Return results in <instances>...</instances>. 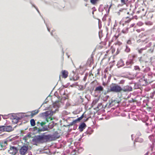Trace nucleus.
<instances>
[{
    "instance_id": "f257e3e1",
    "label": "nucleus",
    "mask_w": 155,
    "mask_h": 155,
    "mask_svg": "<svg viewBox=\"0 0 155 155\" xmlns=\"http://www.w3.org/2000/svg\"><path fill=\"white\" fill-rule=\"evenodd\" d=\"M40 134L35 135L32 140L34 142V145H37V144H43L50 142L53 140L52 136L51 134L45 132L40 133Z\"/></svg>"
},
{
    "instance_id": "f03ea898",
    "label": "nucleus",
    "mask_w": 155,
    "mask_h": 155,
    "mask_svg": "<svg viewBox=\"0 0 155 155\" xmlns=\"http://www.w3.org/2000/svg\"><path fill=\"white\" fill-rule=\"evenodd\" d=\"M122 87L116 83H112L110 86L109 88H107V92L108 93L111 92L114 93H119L121 92Z\"/></svg>"
},
{
    "instance_id": "7ed1b4c3",
    "label": "nucleus",
    "mask_w": 155,
    "mask_h": 155,
    "mask_svg": "<svg viewBox=\"0 0 155 155\" xmlns=\"http://www.w3.org/2000/svg\"><path fill=\"white\" fill-rule=\"evenodd\" d=\"M46 122H40V126L41 127H35L33 129V131L35 132V134H40L42 131H48L49 129H48L47 126L45 125Z\"/></svg>"
},
{
    "instance_id": "20e7f679",
    "label": "nucleus",
    "mask_w": 155,
    "mask_h": 155,
    "mask_svg": "<svg viewBox=\"0 0 155 155\" xmlns=\"http://www.w3.org/2000/svg\"><path fill=\"white\" fill-rule=\"evenodd\" d=\"M53 115V112L52 110L47 111L44 112L42 113L39 114V117H45L46 120L48 122V119H50Z\"/></svg>"
},
{
    "instance_id": "39448f33",
    "label": "nucleus",
    "mask_w": 155,
    "mask_h": 155,
    "mask_svg": "<svg viewBox=\"0 0 155 155\" xmlns=\"http://www.w3.org/2000/svg\"><path fill=\"white\" fill-rule=\"evenodd\" d=\"M18 149L17 147L14 146L10 147V150H8L9 153L12 154V155H15L18 152Z\"/></svg>"
},
{
    "instance_id": "423d86ee",
    "label": "nucleus",
    "mask_w": 155,
    "mask_h": 155,
    "mask_svg": "<svg viewBox=\"0 0 155 155\" xmlns=\"http://www.w3.org/2000/svg\"><path fill=\"white\" fill-rule=\"evenodd\" d=\"M28 149V146L24 145L20 149V153L21 155H25L26 154Z\"/></svg>"
},
{
    "instance_id": "0eeeda50",
    "label": "nucleus",
    "mask_w": 155,
    "mask_h": 155,
    "mask_svg": "<svg viewBox=\"0 0 155 155\" xmlns=\"http://www.w3.org/2000/svg\"><path fill=\"white\" fill-rule=\"evenodd\" d=\"M132 89V88L131 86L129 85H126L124 86L123 87H122V89H121V92H129L131 91Z\"/></svg>"
},
{
    "instance_id": "6e6552de",
    "label": "nucleus",
    "mask_w": 155,
    "mask_h": 155,
    "mask_svg": "<svg viewBox=\"0 0 155 155\" xmlns=\"http://www.w3.org/2000/svg\"><path fill=\"white\" fill-rule=\"evenodd\" d=\"M86 127V124L84 122L81 123L79 126V130L81 132H82Z\"/></svg>"
},
{
    "instance_id": "1a4fd4ad",
    "label": "nucleus",
    "mask_w": 155,
    "mask_h": 155,
    "mask_svg": "<svg viewBox=\"0 0 155 155\" xmlns=\"http://www.w3.org/2000/svg\"><path fill=\"white\" fill-rule=\"evenodd\" d=\"M93 132V130L92 129L91 127H89L85 132L83 133L82 134V136H86L87 134H91Z\"/></svg>"
},
{
    "instance_id": "9d476101",
    "label": "nucleus",
    "mask_w": 155,
    "mask_h": 155,
    "mask_svg": "<svg viewBox=\"0 0 155 155\" xmlns=\"http://www.w3.org/2000/svg\"><path fill=\"white\" fill-rule=\"evenodd\" d=\"M5 131L10 132L12 131L13 129L11 125H5Z\"/></svg>"
},
{
    "instance_id": "9b49d317",
    "label": "nucleus",
    "mask_w": 155,
    "mask_h": 155,
    "mask_svg": "<svg viewBox=\"0 0 155 155\" xmlns=\"http://www.w3.org/2000/svg\"><path fill=\"white\" fill-rule=\"evenodd\" d=\"M68 72L65 70H63L61 71V76L64 78H67L68 76Z\"/></svg>"
},
{
    "instance_id": "f8f14e48",
    "label": "nucleus",
    "mask_w": 155,
    "mask_h": 155,
    "mask_svg": "<svg viewBox=\"0 0 155 155\" xmlns=\"http://www.w3.org/2000/svg\"><path fill=\"white\" fill-rule=\"evenodd\" d=\"M124 61L122 59H120L117 62V65L118 66L117 68H119L123 66L124 65Z\"/></svg>"
},
{
    "instance_id": "ddd939ff",
    "label": "nucleus",
    "mask_w": 155,
    "mask_h": 155,
    "mask_svg": "<svg viewBox=\"0 0 155 155\" xmlns=\"http://www.w3.org/2000/svg\"><path fill=\"white\" fill-rule=\"evenodd\" d=\"M120 102V101H118L117 100H112L111 102L109 103V104L108 107H111L112 106H113L114 105V104L115 103H118L119 104Z\"/></svg>"
},
{
    "instance_id": "4468645a",
    "label": "nucleus",
    "mask_w": 155,
    "mask_h": 155,
    "mask_svg": "<svg viewBox=\"0 0 155 155\" xmlns=\"http://www.w3.org/2000/svg\"><path fill=\"white\" fill-rule=\"evenodd\" d=\"M80 122L79 120L77 118L75 120H73V121L70 123V124L67 125L68 126H72L74 125L75 123H77L78 122Z\"/></svg>"
},
{
    "instance_id": "2eb2a0df",
    "label": "nucleus",
    "mask_w": 155,
    "mask_h": 155,
    "mask_svg": "<svg viewBox=\"0 0 155 155\" xmlns=\"http://www.w3.org/2000/svg\"><path fill=\"white\" fill-rule=\"evenodd\" d=\"M104 90L103 87L101 86H99L96 87L95 89V91H102Z\"/></svg>"
},
{
    "instance_id": "dca6fc26",
    "label": "nucleus",
    "mask_w": 155,
    "mask_h": 155,
    "mask_svg": "<svg viewBox=\"0 0 155 155\" xmlns=\"http://www.w3.org/2000/svg\"><path fill=\"white\" fill-rule=\"evenodd\" d=\"M39 112L38 110H35L31 112V117H33L34 115H36Z\"/></svg>"
},
{
    "instance_id": "f3484780",
    "label": "nucleus",
    "mask_w": 155,
    "mask_h": 155,
    "mask_svg": "<svg viewBox=\"0 0 155 155\" xmlns=\"http://www.w3.org/2000/svg\"><path fill=\"white\" fill-rule=\"evenodd\" d=\"M52 137L53 136L54 138L57 139L59 138L60 136L59 135V133L57 131H55L52 135Z\"/></svg>"
},
{
    "instance_id": "a211bd4d",
    "label": "nucleus",
    "mask_w": 155,
    "mask_h": 155,
    "mask_svg": "<svg viewBox=\"0 0 155 155\" xmlns=\"http://www.w3.org/2000/svg\"><path fill=\"white\" fill-rule=\"evenodd\" d=\"M54 122L52 121L51 122L49 123L47 126L48 129H52L54 126Z\"/></svg>"
},
{
    "instance_id": "6ab92c4d",
    "label": "nucleus",
    "mask_w": 155,
    "mask_h": 155,
    "mask_svg": "<svg viewBox=\"0 0 155 155\" xmlns=\"http://www.w3.org/2000/svg\"><path fill=\"white\" fill-rule=\"evenodd\" d=\"M134 63L133 62V59H130L128 61H127L126 62V64L128 66L130 64L131 65L133 64Z\"/></svg>"
},
{
    "instance_id": "aec40b11",
    "label": "nucleus",
    "mask_w": 155,
    "mask_h": 155,
    "mask_svg": "<svg viewBox=\"0 0 155 155\" xmlns=\"http://www.w3.org/2000/svg\"><path fill=\"white\" fill-rule=\"evenodd\" d=\"M31 125L32 126H34L35 125V120L34 119H32L30 121Z\"/></svg>"
},
{
    "instance_id": "412c9836",
    "label": "nucleus",
    "mask_w": 155,
    "mask_h": 155,
    "mask_svg": "<svg viewBox=\"0 0 155 155\" xmlns=\"http://www.w3.org/2000/svg\"><path fill=\"white\" fill-rule=\"evenodd\" d=\"M5 125L0 126V131L2 132H5Z\"/></svg>"
},
{
    "instance_id": "4be33fe9",
    "label": "nucleus",
    "mask_w": 155,
    "mask_h": 155,
    "mask_svg": "<svg viewBox=\"0 0 155 155\" xmlns=\"http://www.w3.org/2000/svg\"><path fill=\"white\" fill-rule=\"evenodd\" d=\"M135 141L136 142H142L143 140L141 138L137 137L135 139Z\"/></svg>"
},
{
    "instance_id": "5701e85b",
    "label": "nucleus",
    "mask_w": 155,
    "mask_h": 155,
    "mask_svg": "<svg viewBox=\"0 0 155 155\" xmlns=\"http://www.w3.org/2000/svg\"><path fill=\"white\" fill-rule=\"evenodd\" d=\"M79 90L81 91H82L85 88V86H83L82 85H80L78 86Z\"/></svg>"
},
{
    "instance_id": "b1692460",
    "label": "nucleus",
    "mask_w": 155,
    "mask_h": 155,
    "mask_svg": "<svg viewBox=\"0 0 155 155\" xmlns=\"http://www.w3.org/2000/svg\"><path fill=\"white\" fill-rule=\"evenodd\" d=\"M12 119H17V120H18V121L19 120H21V118L19 117H18L16 116H14L13 115H12V117H11Z\"/></svg>"
},
{
    "instance_id": "393cba45",
    "label": "nucleus",
    "mask_w": 155,
    "mask_h": 155,
    "mask_svg": "<svg viewBox=\"0 0 155 155\" xmlns=\"http://www.w3.org/2000/svg\"><path fill=\"white\" fill-rule=\"evenodd\" d=\"M146 49H147L146 47H145L143 48H141V49H140L138 50V52L139 54H141L142 53L143 51L144 50H145Z\"/></svg>"
},
{
    "instance_id": "a878e982",
    "label": "nucleus",
    "mask_w": 155,
    "mask_h": 155,
    "mask_svg": "<svg viewBox=\"0 0 155 155\" xmlns=\"http://www.w3.org/2000/svg\"><path fill=\"white\" fill-rule=\"evenodd\" d=\"M58 101L57 103H54L53 104V106L54 107H58Z\"/></svg>"
},
{
    "instance_id": "bb28decb",
    "label": "nucleus",
    "mask_w": 155,
    "mask_h": 155,
    "mask_svg": "<svg viewBox=\"0 0 155 155\" xmlns=\"http://www.w3.org/2000/svg\"><path fill=\"white\" fill-rule=\"evenodd\" d=\"M134 69L135 70L140 71V68L138 66H135L134 67Z\"/></svg>"
},
{
    "instance_id": "cd10ccee",
    "label": "nucleus",
    "mask_w": 155,
    "mask_h": 155,
    "mask_svg": "<svg viewBox=\"0 0 155 155\" xmlns=\"http://www.w3.org/2000/svg\"><path fill=\"white\" fill-rule=\"evenodd\" d=\"M99 0H90L91 2L93 4V5H95L97 2Z\"/></svg>"
},
{
    "instance_id": "c85d7f7f",
    "label": "nucleus",
    "mask_w": 155,
    "mask_h": 155,
    "mask_svg": "<svg viewBox=\"0 0 155 155\" xmlns=\"http://www.w3.org/2000/svg\"><path fill=\"white\" fill-rule=\"evenodd\" d=\"M31 137V134L30 133H28V134H27L26 136H24V139L25 138L26 139L27 137L30 138Z\"/></svg>"
},
{
    "instance_id": "c756f323",
    "label": "nucleus",
    "mask_w": 155,
    "mask_h": 155,
    "mask_svg": "<svg viewBox=\"0 0 155 155\" xmlns=\"http://www.w3.org/2000/svg\"><path fill=\"white\" fill-rule=\"evenodd\" d=\"M130 51V49L129 48L128 46L126 45V48L125 49V51L127 52H129Z\"/></svg>"
},
{
    "instance_id": "7c9ffc66",
    "label": "nucleus",
    "mask_w": 155,
    "mask_h": 155,
    "mask_svg": "<svg viewBox=\"0 0 155 155\" xmlns=\"http://www.w3.org/2000/svg\"><path fill=\"white\" fill-rule=\"evenodd\" d=\"M30 3L31 4V5H32V6L33 7H34L36 9V10H37V12H38V13H39V14H40V12H39V11L38 10L37 8V7H36V6L34 5L31 2V1L30 2Z\"/></svg>"
},
{
    "instance_id": "2f4dec72",
    "label": "nucleus",
    "mask_w": 155,
    "mask_h": 155,
    "mask_svg": "<svg viewBox=\"0 0 155 155\" xmlns=\"http://www.w3.org/2000/svg\"><path fill=\"white\" fill-rule=\"evenodd\" d=\"M48 97H47L46 98V99L44 101V103L42 104L41 105V106H40V107L39 108V109H40L42 106V105L44 104H46L47 102L48 101L47 100H48Z\"/></svg>"
},
{
    "instance_id": "473e14b6",
    "label": "nucleus",
    "mask_w": 155,
    "mask_h": 155,
    "mask_svg": "<svg viewBox=\"0 0 155 155\" xmlns=\"http://www.w3.org/2000/svg\"><path fill=\"white\" fill-rule=\"evenodd\" d=\"M84 113L80 117L78 118V120L80 121L83 118V117H84Z\"/></svg>"
},
{
    "instance_id": "72a5a7b5",
    "label": "nucleus",
    "mask_w": 155,
    "mask_h": 155,
    "mask_svg": "<svg viewBox=\"0 0 155 155\" xmlns=\"http://www.w3.org/2000/svg\"><path fill=\"white\" fill-rule=\"evenodd\" d=\"M84 113L80 117L78 118V120L80 121L83 118V117H84Z\"/></svg>"
},
{
    "instance_id": "f704fd0d",
    "label": "nucleus",
    "mask_w": 155,
    "mask_h": 155,
    "mask_svg": "<svg viewBox=\"0 0 155 155\" xmlns=\"http://www.w3.org/2000/svg\"><path fill=\"white\" fill-rule=\"evenodd\" d=\"M84 113L80 117L78 118V120L80 121L83 118V117H84Z\"/></svg>"
},
{
    "instance_id": "c9c22d12",
    "label": "nucleus",
    "mask_w": 155,
    "mask_h": 155,
    "mask_svg": "<svg viewBox=\"0 0 155 155\" xmlns=\"http://www.w3.org/2000/svg\"><path fill=\"white\" fill-rule=\"evenodd\" d=\"M124 82H125V80H121L120 81V82L119 83V84H123L124 83Z\"/></svg>"
},
{
    "instance_id": "e433bc0d",
    "label": "nucleus",
    "mask_w": 155,
    "mask_h": 155,
    "mask_svg": "<svg viewBox=\"0 0 155 155\" xmlns=\"http://www.w3.org/2000/svg\"><path fill=\"white\" fill-rule=\"evenodd\" d=\"M128 0H121V2L122 3H123L124 4H126V1H127Z\"/></svg>"
},
{
    "instance_id": "4c0bfd02",
    "label": "nucleus",
    "mask_w": 155,
    "mask_h": 155,
    "mask_svg": "<svg viewBox=\"0 0 155 155\" xmlns=\"http://www.w3.org/2000/svg\"><path fill=\"white\" fill-rule=\"evenodd\" d=\"M13 120H15V121L13 120V122H14V123L15 124H17L18 122V120H17V119H12Z\"/></svg>"
},
{
    "instance_id": "58836bf2",
    "label": "nucleus",
    "mask_w": 155,
    "mask_h": 155,
    "mask_svg": "<svg viewBox=\"0 0 155 155\" xmlns=\"http://www.w3.org/2000/svg\"><path fill=\"white\" fill-rule=\"evenodd\" d=\"M127 43L128 45H131V42L130 40H129L127 42Z\"/></svg>"
},
{
    "instance_id": "ea45409f",
    "label": "nucleus",
    "mask_w": 155,
    "mask_h": 155,
    "mask_svg": "<svg viewBox=\"0 0 155 155\" xmlns=\"http://www.w3.org/2000/svg\"><path fill=\"white\" fill-rule=\"evenodd\" d=\"M40 122L39 121H38L37 122L36 125H37V127H40Z\"/></svg>"
},
{
    "instance_id": "a19ab883",
    "label": "nucleus",
    "mask_w": 155,
    "mask_h": 155,
    "mask_svg": "<svg viewBox=\"0 0 155 155\" xmlns=\"http://www.w3.org/2000/svg\"><path fill=\"white\" fill-rule=\"evenodd\" d=\"M129 102L130 103L134 102V101L133 98H132L131 100H130L129 101Z\"/></svg>"
},
{
    "instance_id": "79ce46f5",
    "label": "nucleus",
    "mask_w": 155,
    "mask_h": 155,
    "mask_svg": "<svg viewBox=\"0 0 155 155\" xmlns=\"http://www.w3.org/2000/svg\"><path fill=\"white\" fill-rule=\"evenodd\" d=\"M137 55L135 54H134L132 55V59H133V60H134V59L135 58L137 57Z\"/></svg>"
},
{
    "instance_id": "37998d69",
    "label": "nucleus",
    "mask_w": 155,
    "mask_h": 155,
    "mask_svg": "<svg viewBox=\"0 0 155 155\" xmlns=\"http://www.w3.org/2000/svg\"><path fill=\"white\" fill-rule=\"evenodd\" d=\"M106 15H104V17L102 19V20L103 21H104L106 20Z\"/></svg>"
},
{
    "instance_id": "c03bdc74",
    "label": "nucleus",
    "mask_w": 155,
    "mask_h": 155,
    "mask_svg": "<svg viewBox=\"0 0 155 155\" xmlns=\"http://www.w3.org/2000/svg\"><path fill=\"white\" fill-rule=\"evenodd\" d=\"M79 77H76V78H73L72 79H73V80L74 81H75L78 80L79 79Z\"/></svg>"
},
{
    "instance_id": "a18cd8bd",
    "label": "nucleus",
    "mask_w": 155,
    "mask_h": 155,
    "mask_svg": "<svg viewBox=\"0 0 155 155\" xmlns=\"http://www.w3.org/2000/svg\"><path fill=\"white\" fill-rule=\"evenodd\" d=\"M141 135V133L140 132H137V135L138 136H140Z\"/></svg>"
},
{
    "instance_id": "49530a36",
    "label": "nucleus",
    "mask_w": 155,
    "mask_h": 155,
    "mask_svg": "<svg viewBox=\"0 0 155 155\" xmlns=\"http://www.w3.org/2000/svg\"><path fill=\"white\" fill-rule=\"evenodd\" d=\"M80 98L81 100V102H83L84 101V99L82 98L81 96H80Z\"/></svg>"
},
{
    "instance_id": "de8ad7c7",
    "label": "nucleus",
    "mask_w": 155,
    "mask_h": 155,
    "mask_svg": "<svg viewBox=\"0 0 155 155\" xmlns=\"http://www.w3.org/2000/svg\"><path fill=\"white\" fill-rule=\"evenodd\" d=\"M0 146H1V148H3L5 146V145H3V143H1V144H0Z\"/></svg>"
},
{
    "instance_id": "09e8293b",
    "label": "nucleus",
    "mask_w": 155,
    "mask_h": 155,
    "mask_svg": "<svg viewBox=\"0 0 155 155\" xmlns=\"http://www.w3.org/2000/svg\"><path fill=\"white\" fill-rule=\"evenodd\" d=\"M111 6H112V4H111L110 5V6H109V7L108 8V13L110 11V8H111Z\"/></svg>"
},
{
    "instance_id": "8fccbe9b",
    "label": "nucleus",
    "mask_w": 155,
    "mask_h": 155,
    "mask_svg": "<svg viewBox=\"0 0 155 155\" xmlns=\"http://www.w3.org/2000/svg\"><path fill=\"white\" fill-rule=\"evenodd\" d=\"M46 24V27H47V29H48V30L49 31V32H50V28H49L48 27V25H47V24Z\"/></svg>"
},
{
    "instance_id": "3c124183",
    "label": "nucleus",
    "mask_w": 155,
    "mask_h": 155,
    "mask_svg": "<svg viewBox=\"0 0 155 155\" xmlns=\"http://www.w3.org/2000/svg\"><path fill=\"white\" fill-rule=\"evenodd\" d=\"M131 20V19H129L128 20H127L125 22H127V23H129V22Z\"/></svg>"
},
{
    "instance_id": "603ef678",
    "label": "nucleus",
    "mask_w": 155,
    "mask_h": 155,
    "mask_svg": "<svg viewBox=\"0 0 155 155\" xmlns=\"http://www.w3.org/2000/svg\"><path fill=\"white\" fill-rule=\"evenodd\" d=\"M87 78V77H86V76H84L83 78V80L84 81H85L86 80Z\"/></svg>"
},
{
    "instance_id": "864d4df0",
    "label": "nucleus",
    "mask_w": 155,
    "mask_h": 155,
    "mask_svg": "<svg viewBox=\"0 0 155 155\" xmlns=\"http://www.w3.org/2000/svg\"><path fill=\"white\" fill-rule=\"evenodd\" d=\"M111 77V75L110 74L109 76H108V79L109 80H110Z\"/></svg>"
},
{
    "instance_id": "5fc2aeb1",
    "label": "nucleus",
    "mask_w": 155,
    "mask_h": 155,
    "mask_svg": "<svg viewBox=\"0 0 155 155\" xmlns=\"http://www.w3.org/2000/svg\"><path fill=\"white\" fill-rule=\"evenodd\" d=\"M135 25V24H131L130 26V27H133Z\"/></svg>"
},
{
    "instance_id": "6e6d98bb",
    "label": "nucleus",
    "mask_w": 155,
    "mask_h": 155,
    "mask_svg": "<svg viewBox=\"0 0 155 155\" xmlns=\"http://www.w3.org/2000/svg\"><path fill=\"white\" fill-rule=\"evenodd\" d=\"M54 31L52 30L51 33V35L52 36H54V34H53V32Z\"/></svg>"
},
{
    "instance_id": "4d7b16f0",
    "label": "nucleus",
    "mask_w": 155,
    "mask_h": 155,
    "mask_svg": "<svg viewBox=\"0 0 155 155\" xmlns=\"http://www.w3.org/2000/svg\"><path fill=\"white\" fill-rule=\"evenodd\" d=\"M153 50H154V48H153V49H152V48H150V50L151 51V52L152 53H153Z\"/></svg>"
},
{
    "instance_id": "13d9d810",
    "label": "nucleus",
    "mask_w": 155,
    "mask_h": 155,
    "mask_svg": "<svg viewBox=\"0 0 155 155\" xmlns=\"http://www.w3.org/2000/svg\"><path fill=\"white\" fill-rule=\"evenodd\" d=\"M4 143L6 145H7V141H4Z\"/></svg>"
},
{
    "instance_id": "bf43d9fd",
    "label": "nucleus",
    "mask_w": 155,
    "mask_h": 155,
    "mask_svg": "<svg viewBox=\"0 0 155 155\" xmlns=\"http://www.w3.org/2000/svg\"><path fill=\"white\" fill-rule=\"evenodd\" d=\"M89 117H88V118H87L86 119H85V121H87L88 120V119H89Z\"/></svg>"
},
{
    "instance_id": "052dcab7",
    "label": "nucleus",
    "mask_w": 155,
    "mask_h": 155,
    "mask_svg": "<svg viewBox=\"0 0 155 155\" xmlns=\"http://www.w3.org/2000/svg\"><path fill=\"white\" fill-rule=\"evenodd\" d=\"M103 85L105 86L106 85V84L104 82H103Z\"/></svg>"
},
{
    "instance_id": "680f3d73",
    "label": "nucleus",
    "mask_w": 155,
    "mask_h": 155,
    "mask_svg": "<svg viewBox=\"0 0 155 155\" xmlns=\"http://www.w3.org/2000/svg\"><path fill=\"white\" fill-rule=\"evenodd\" d=\"M87 75H88V74L87 73H86L85 74V75L84 76H86V77H87Z\"/></svg>"
},
{
    "instance_id": "e2e57ef3",
    "label": "nucleus",
    "mask_w": 155,
    "mask_h": 155,
    "mask_svg": "<svg viewBox=\"0 0 155 155\" xmlns=\"http://www.w3.org/2000/svg\"><path fill=\"white\" fill-rule=\"evenodd\" d=\"M131 66H128V67H124V68H131Z\"/></svg>"
},
{
    "instance_id": "0e129e2a",
    "label": "nucleus",
    "mask_w": 155,
    "mask_h": 155,
    "mask_svg": "<svg viewBox=\"0 0 155 155\" xmlns=\"http://www.w3.org/2000/svg\"><path fill=\"white\" fill-rule=\"evenodd\" d=\"M134 18H136V19H137V16H135L134 17Z\"/></svg>"
},
{
    "instance_id": "69168bd1",
    "label": "nucleus",
    "mask_w": 155,
    "mask_h": 155,
    "mask_svg": "<svg viewBox=\"0 0 155 155\" xmlns=\"http://www.w3.org/2000/svg\"><path fill=\"white\" fill-rule=\"evenodd\" d=\"M110 80H109V79H108V80L107 81V83H108L109 82H110Z\"/></svg>"
},
{
    "instance_id": "338daca9",
    "label": "nucleus",
    "mask_w": 155,
    "mask_h": 155,
    "mask_svg": "<svg viewBox=\"0 0 155 155\" xmlns=\"http://www.w3.org/2000/svg\"><path fill=\"white\" fill-rule=\"evenodd\" d=\"M75 85H77V86H78V83L77 82H76L75 83Z\"/></svg>"
},
{
    "instance_id": "774afa93",
    "label": "nucleus",
    "mask_w": 155,
    "mask_h": 155,
    "mask_svg": "<svg viewBox=\"0 0 155 155\" xmlns=\"http://www.w3.org/2000/svg\"><path fill=\"white\" fill-rule=\"evenodd\" d=\"M148 153L147 152L144 155H148Z\"/></svg>"
}]
</instances>
